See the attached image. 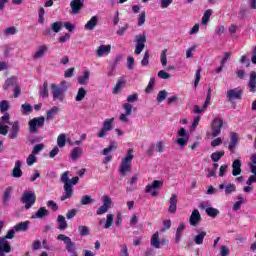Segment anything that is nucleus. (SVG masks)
<instances>
[{
    "mask_svg": "<svg viewBox=\"0 0 256 256\" xmlns=\"http://www.w3.org/2000/svg\"><path fill=\"white\" fill-rule=\"evenodd\" d=\"M133 149H128L126 156L122 159L119 166V173L122 177H127V173H131L133 167L131 166V161H133Z\"/></svg>",
    "mask_w": 256,
    "mask_h": 256,
    "instance_id": "f257e3e1",
    "label": "nucleus"
},
{
    "mask_svg": "<svg viewBox=\"0 0 256 256\" xmlns=\"http://www.w3.org/2000/svg\"><path fill=\"white\" fill-rule=\"evenodd\" d=\"M58 112H59V107L57 106H54L50 110H48L46 113L47 121H51V119H53V117H55V115H57Z\"/></svg>",
    "mask_w": 256,
    "mask_h": 256,
    "instance_id": "e433bc0d",
    "label": "nucleus"
},
{
    "mask_svg": "<svg viewBox=\"0 0 256 256\" xmlns=\"http://www.w3.org/2000/svg\"><path fill=\"white\" fill-rule=\"evenodd\" d=\"M201 221V213H199V210L194 209L192 211V214L190 215L189 223L192 227H195V225H198Z\"/></svg>",
    "mask_w": 256,
    "mask_h": 256,
    "instance_id": "2eb2a0df",
    "label": "nucleus"
},
{
    "mask_svg": "<svg viewBox=\"0 0 256 256\" xmlns=\"http://www.w3.org/2000/svg\"><path fill=\"white\" fill-rule=\"evenodd\" d=\"M30 224V221L20 222L14 226V231H16V233H19L20 231H28Z\"/></svg>",
    "mask_w": 256,
    "mask_h": 256,
    "instance_id": "cd10ccee",
    "label": "nucleus"
},
{
    "mask_svg": "<svg viewBox=\"0 0 256 256\" xmlns=\"http://www.w3.org/2000/svg\"><path fill=\"white\" fill-rule=\"evenodd\" d=\"M43 217H49V210L45 207H40L36 213L31 216V219H43Z\"/></svg>",
    "mask_w": 256,
    "mask_h": 256,
    "instance_id": "a211bd4d",
    "label": "nucleus"
},
{
    "mask_svg": "<svg viewBox=\"0 0 256 256\" xmlns=\"http://www.w3.org/2000/svg\"><path fill=\"white\" fill-rule=\"evenodd\" d=\"M163 187V181L154 180L151 185L146 186V193H151L152 197H157L159 192L156 189Z\"/></svg>",
    "mask_w": 256,
    "mask_h": 256,
    "instance_id": "6e6552de",
    "label": "nucleus"
},
{
    "mask_svg": "<svg viewBox=\"0 0 256 256\" xmlns=\"http://www.w3.org/2000/svg\"><path fill=\"white\" fill-rule=\"evenodd\" d=\"M226 97L229 101H233L234 99L241 100L243 99V90L230 89L226 93Z\"/></svg>",
    "mask_w": 256,
    "mask_h": 256,
    "instance_id": "f8f14e48",
    "label": "nucleus"
},
{
    "mask_svg": "<svg viewBox=\"0 0 256 256\" xmlns=\"http://www.w3.org/2000/svg\"><path fill=\"white\" fill-rule=\"evenodd\" d=\"M211 126L212 127L223 128V119H221V118H214Z\"/></svg>",
    "mask_w": 256,
    "mask_h": 256,
    "instance_id": "774afa93",
    "label": "nucleus"
},
{
    "mask_svg": "<svg viewBox=\"0 0 256 256\" xmlns=\"http://www.w3.org/2000/svg\"><path fill=\"white\" fill-rule=\"evenodd\" d=\"M219 189L225 191V195H231V193H235V191H237V186H235V184H219Z\"/></svg>",
    "mask_w": 256,
    "mask_h": 256,
    "instance_id": "412c9836",
    "label": "nucleus"
},
{
    "mask_svg": "<svg viewBox=\"0 0 256 256\" xmlns=\"http://www.w3.org/2000/svg\"><path fill=\"white\" fill-rule=\"evenodd\" d=\"M127 68L129 69V71H133V69H135V58H133V56H128Z\"/></svg>",
    "mask_w": 256,
    "mask_h": 256,
    "instance_id": "6e6d98bb",
    "label": "nucleus"
},
{
    "mask_svg": "<svg viewBox=\"0 0 256 256\" xmlns=\"http://www.w3.org/2000/svg\"><path fill=\"white\" fill-rule=\"evenodd\" d=\"M43 149H45V144H36L31 153L33 155H39Z\"/></svg>",
    "mask_w": 256,
    "mask_h": 256,
    "instance_id": "864d4df0",
    "label": "nucleus"
},
{
    "mask_svg": "<svg viewBox=\"0 0 256 256\" xmlns=\"http://www.w3.org/2000/svg\"><path fill=\"white\" fill-rule=\"evenodd\" d=\"M150 243L151 246L154 247L155 249H161V241H159V232H156L152 235Z\"/></svg>",
    "mask_w": 256,
    "mask_h": 256,
    "instance_id": "2f4dec72",
    "label": "nucleus"
},
{
    "mask_svg": "<svg viewBox=\"0 0 256 256\" xmlns=\"http://www.w3.org/2000/svg\"><path fill=\"white\" fill-rule=\"evenodd\" d=\"M248 87L250 89V93H255L256 91V72L252 71L250 73V80L248 82Z\"/></svg>",
    "mask_w": 256,
    "mask_h": 256,
    "instance_id": "5701e85b",
    "label": "nucleus"
},
{
    "mask_svg": "<svg viewBox=\"0 0 256 256\" xmlns=\"http://www.w3.org/2000/svg\"><path fill=\"white\" fill-rule=\"evenodd\" d=\"M38 23L43 25L45 23V8L40 7L38 10Z\"/></svg>",
    "mask_w": 256,
    "mask_h": 256,
    "instance_id": "49530a36",
    "label": "nucleus"
},
{
    "mask_svg": "<svg viewBox=\"0 0 256 256\" xmlns=\"http://www.w3.org/2000/svg\"><path fill=\"white\" fill-rule=\"evenodd\" d=\"M102 201L105 207H107L108 209H111V205L113 204V201H111V197L103 196Z\"/></svg>",
    "mask_w": 256,
    "mask_h": 256,
    "instance_id": "680f3d73",
    "label": "nucleus"
},
{
    "mask_svg": "<svg viewBox=\"0 0 256 256\" xmlns=\"http://www.w3.org/2000/svg\"><path fill=\"white\" fill-rule=\"evenodd\" d=\"M177 145L181 146V148H185L187 146V143H189V137H181L176 139Z\"/></svg>",
    "mask_w": 256,
    "mask_h": 256,
    "instance_id": "8fccbe9b",
    "label": "nucleus"
},
{
    "mask_svg": "<svg viewBox=\"0 0 256 256\" xmlns=\"http://www.w3.org/2000/svg\"><path fill=\"white\" fill-rule=\"evenodd\" d=\"M111 53V45H100L97 49L98 57H103V55H109Z\"/></svg>",
    "mask_w": 256,
    "mask_h": 256,
    "instance_id": "a878e982",
    "label": "nucleus"
},
{
    "mask_svg": "<svg viewBox=\"0 0 256 256\" xmlns=\"http://www.w3.org/2000/svg\"><path fill=\"white\" fill-rule=\"evenodd\" d=\"M51 89L53 101H60L61 103H63V101H65V92H67L68 89L67 82L62 81L60 83V86H57V84L52 83Z\"/></svg>",
    "mask_w": 256,
    "mask_h": 256,
    "instance_id": "f03ea898",
    "label": "nucleus"
},
{
    "mask_svg": "<svg viewBox=\"0 0 256 256\" xmlns=\"http://www.w3.org/2000/svg\"><path fill=\"white\" fill-rule=\"evenodd\" d=\"M113 121H115V118H108L103 122V126L98 133V137L100 139H103V137H105V135H107V132L112 131Z\"/></svg>",
    "mask_w": 256,
    "mask_h": 256,
    "instance_id": "0eeeda50",
    "label": "nucleus"
},
{
    "mask_svg": "<svg viewBox=\"0 0 256 256\" xmlns=\"http://www.w3.org/2000/svg\"><path fill=\"white\" fill-rule=\"evenodd\" d=\"M221 127H217V126H211V130H212V137H219V135H221Z\"/></svg>",
    "mask_w": 256,
    "mask_h": 256,
    "instance_id": "69168bd1",
    "label": "nucleus"
},
{
    "mask_svg": "<svg viewBox=\"0 0 256 256\" xmlns=\"http://www.w3.org/2000/svg\"><path fill=\"white\" fill-rule=\"evenodd\" d=\"M145 43H147V34L145 32L136 36L135 55H141V52L145 49Z\"/></svg>",
    "mask_w": 256,
    "mask_h": 256,
    "instance_id": "423d86ee",
    "label": "nucleus"
},
{
    "mask_svg": "<svg viewBox=\"0 0 256 256\" xmlns=\"http://www.w3.org/2000/svg\"><path fill=\"white\" fill-rule=\"evenodd\" d=\"M95 200H93V198H91V196L89 195H84L82 196L80 203L81 205H91V203H93Z\"/></svg>",
    "mask_w": 256,
    "mask_h": 256,
    "instance_id": "09e8293b",
    "label": "nucleus"
},
{
    "mask_svg": "<svg viewBox=\"0 0 256 256\" xmlns=\"http://www.w3.org/2000/svg\"><path fill=\"white\" fill-rule=\"evenodd\" d=\"M237 145H239V134L237 132H230V142L228 145L230 153H235Z\"/></svg>",
    "mask_w": 256,
    "mask_h": 256,
    "instance_id": "1a4fd4ad",
    "label": "nucleus"
},
{
    "mask_svg": "<svg viewBox=\"0 0 256 256\" xmlns=\"http://www.w3.org/2000/svg\"><path fill=\"white\" fill-rule=\"evenodd\" d=\"M18 33V30L15 26H12V27H8L5 29L4 31V35H17Z\"/></svg>",
    "mask_w": 256,
    "mask_h": 256,
    "instance_id": "4d7b16f0",
    "label": "nucleus"
},
{
    "mask_svg": "<svg viewBox=\"0 0 256 256\" xmlns=\"http://www.w3.org/2000/svg\"><path fill=\"white\" fill-rule=\"evenodd\" d=\"M26 163L29 167H31V165H33L34 163H37V157H35V154L31 153L27 159H26Z\"/></svg>",
    "mask_w": 256,
    "mask_h": 256,
    "instance_id": "13d9d810",
    "label": "nucleus"
},
{
    "mask_svg": "<svg viewBox=\"0 0 256 256\" xmlns=\"http://www.w3.org/2000/svg\"><path fill=\"white\" fill-rule=\"evenodd\" d=\"M49 84L47 82H44L43 86H40V96L45 99L47 97H49Z\"/></svg>",
    "mask_w": 256,
    "mask_h": 256,
    "instance_id": "c9c22d12",
    "label": "nucleus"
},
{
    "mask_svg": "<svg viewBox=\"0 0 256 256\" xmlns=\"http://www.w3.org/2000/svg\"><path fill=\"white\" fill-rule=\"evenodd\" d=\"M44 126H45V117L43 116L33 118L28 122L30 133H39V128Z\"/></svg>",
    "mask_w": 256,
    "mask_h": 256,
    "instance_id": "20e7f679",
    "label": "nucleus"
},
{
    "mask_svg": "<svg viewBox=\"0 0 256 256\" xmlns=\"http://www.w3.org/2000/svg\"><path fill=\"white\" fill-rule=\"evenodd\" d=\"M149 57H150L149 51H146L144 53L143 59L141 60L142 67H147V65H149Z\"/></svg>",
    "mask_w": 256,
    "mask_h": 256,
    "instance_id": "052dcab7",
    "label": "nucleus"
},
{
    "mask_svg": "<svg viewBox=\"0 0 256 256\" xmlns=\"http://www.w3.org/2000/svg\"><path fill=\"white\" fill-rule=\"evenodd\" d=\"M155 151H157V153H163V151H165V142L163 141L157 142Z\"/></svg>",
    "mask_w": 256,
    "mask_h": 256,
    "instance_id": "e2e57ef3",
    "label": "nucleus"
},
{
    "mask_svg": "<svg viewBox=\"0 0 256 256\" xmlns=\"http://www.w3.org/2000/svg\"><path fill=\"white\" fill-rule=\"evenodd\" d=\"M87 97V90L85 88L81 87L78 89L77 95L75 97L76 101H83Z\"/></svg>",
    "mask_w": 256,
    "mask_h": 256,
    "instance_id": "4c0bfd02",
    "label": "nucleus"
},
{
    "mask_svg": "<svg viewBox=\"0 0 256 256\" xmlns=\"http://www.w3.org/2000/svg\"><path fill=\"white\" fill-rule=\"evenodd\" d=\"M231 250L226 245L220 246V256H228L230 255Z\"/></svg>",
    "mask_w": 256,
    "mask_h": 256,
    "instance_id": "0e129e2a",
    "label": "nucleus"
},
{
    "mask_svg": "<svg viewBox=\"0 0 256 256\" xmlns=\"http://www.w3.org/2000/svg\"><path fill=\"white\" fill-rule=\"evenodd\" d=\"M11 195H13V188L11 186H8L3 193V205H9V201H11Z\"/></svg>",
    "mask_w": 256,
    "mask_h": 256,
    "instance_id": "aec40b11",
    "label": "nucleus"
},
{
    "mask_svg": "<svg viewBox=\"0 0 256 256\" xmlns=\"http://www.w3.org/2000/svg\"><path fill=\"white\" fill-rule=\"evenodd\" d=\"M117 147H119V144L116 141H111L110 145L103 149L102 155H106L103 161L104 165H107V163H110L113 159V156L109 155V153H111V151H116Z\"/></svg>",
    "mask_w": 256,
    "mask_h": 256,
    "instance_id": "39448f33",
    "label": "nucleus"
},
{
    "mask_svg": "<svg viewBox=\"0 0 256 256\" xmlns=\"http://www.w3.org/2000/svg\"><path fill=\"white\" fill-rule=\"evenodd\" d=\"M224 155H225V151L222 150V151L213 152L210 157L214 163H217V161H220L221 157H223Z\"/></svg>",
    "mask_w": 256,
    "mask_h": 256,
    "instance_id": "58836bf2",
    "label": "nucleus"
},
{
    "mask_svg": "<svg viewBox=\"0 0 256 256\" xmlns=\"http://www.w3.org/2000/svg\"><path fill=\"white\" fill-rule=\"evenodd\" d=\"M69 181V171H66L61 175V182L64 183V192L66 193L71 192V185L69 184Z\"/></svg>",
    "mask_w": 256,
    "mask_h": 256,
    "instance_id": "f3484780",
    "label": "nucleus"
},
{
    "mask_svg": "<svg viewBox=\"0 0 256 256\" xmlns=\"http://www.w3.org/2000/svg\"><path fill=\"white\" fill-rule=\"evenodd\" d=\"M45 53H47V46L42 45L39 47V50L34 53L33 59H41Z\"/></svg>",
    "mask_w": 256,
    "mask_h": 256,
    "instance_id": "72a5a7b5",
    "label": "nucleus"
},
{
    "mask_svg": "<svg viewBox=\"0 0 256 256\" xmlns=\"http://www.w3.org/2000/svg\"><path fill=\"white\" fill-rule=\"evenodd\" d=\"M81 155H83V148L75 147L71 152V159H73V161H76V159H79Z\"/></svg>",
    "mask_w": 256,
    "mask_h": 256,
    "instance_id": "f704fd0d",
    "label": "nucleus"
},
{
    "mask_svg": "<svg viewBox=\"0 0 256 256\" xmlns=\"http://www.w3.org/2000/svg\"><path fill=\"white\" fill-rule=\"evenodd\" d=\"M238 201L235 202L233 206V211H239L241 209V205H243V196L238 195L237 196Z\"/></svg>",
    "mask_w": 256,
    "mask_h": 256,
    "instance_id": "603ef678",
    "label": "nucleus"
},
{
    "mask_svg": "<svg viewBox=\"0 0 256 256\" xmlns=\"http://www.w3.org/2000/svg\"><path fill=\"white\" fill-rule=\"evenodd\" d=\"M155 87V78H150V81L145 89V93H151L153 91V88Z\"/></svg>",
    "mask_w": 256,
    "mask_h": 256,
    "instance_id": "bf43d9fd",
    "label": "nucleus"
},
{
    "mask_svg": "<svg viewBox=\"0 0 256 256\" xmlns=\"http://www.w3.org/2000/svg\"><path fill=\"white\" fill-rule=\"evenodd\" d=\"M58 229L60 231H65L69 225L67 224V220H65V216L59 215L57 217Z\"/></svg>",
    "mask_w": 256,
    "mask_h": 256,
    "instance_id": "7c9ffc66",
    "label": "nucleus"
},
{
    "mask_svg": "<svg viewBox=\"0 0 256 256\" xmlns=\"http://www.w3.org/2000/svg\"><path fill=\"white\" fill-rule=\"evenodd\" d=\"M67 143V135L60 134L57 138V145L58 147H65V144Z\"/></svg>",
    "mask_w": 256,
    "mask_h": 256,
    "instance_id": "c03bdc74",
    "label": "nucleus"
},
{
    "mask_svg": "<svg viewBox=\"0 0 256 256\" xmlns=\"http://www.w3.org/2000/svg\"><path fill=\"white\" fill-rule=\"evenodd\" d=\"M19 135V121H15L12 124V128L9 133V139H17Z\"/></svg>",
    "mask_w": 256,
    "mask_h": 256,
    "instance_id": "b1692460",
    "label": "nucleus"
},
{
    "mask_svg": "<svg viewBox=\"0 0 256 256\" xmlns=\"http://www.w3.org/2000/svg\"><path fill=\"white\" fill-rule=\"evenodd\" d=\"M16 86H17V77L12 76L5 80L3 89H4V91H7V89H9V87H16Z\"/></svg>",
    "mask_w": 256,
    "mask_h": 256,
    "instance_id": "bb28decb",
    "label": "nucleus"
},
{
    "mask_svg": "<svg viewBox=\"0 0 256 256\" xmlns=\"http://www.w3.org/2000/svg\"><path fill=\"white\" fill-rule=\"evenodd\" d=\"M21 167H23V163L20 160H17L15 162V167L12 170V176L16 179L23 177V171L21 170Z\"/></svg>",
    "mask_w": 256,
    "mask_h": 256,
    "instance_id": "dca6fc26",
    "label": "nucleus"
},
{
    "mask_svg": "<svg viewBox=\"0 0 256 256\" xmlns=\"http://www.w3.org/2000/svg\"><path fill=\"white\" fill-rule=\"evenodd\" d=\"M205 237H207V232L202 231L198 235L194 236L193 241L194 243H196V245H203V241H205Z\"/></svg>",
    "mask_w": 256,
    "mask_h": 256,
    "instance_id": "473e14b6",
    "label": "nucleus"
},
{
    "mask_svg": "<svg viewBox=\"0 0 256 256\" xmlns=\"http://www.w3.org/2000/svg\"><path fill=\"white\" fill-rule=\"evenodd\" d=\"M107 220L106 223L104 225L105 229H109V227H111V225H113V214H108L106 216Z\"/></svg>",
    "mask_w": 256,
    "mask_h": 256,
    "instance_id": "338daca9",
    "label": "nucleus"
},
{
    "mask_svg": "<svg viewBox=\"0 0 256 256\" xmlns=\"http://www.w3.org/2000/svg\"><path fill=\"white\" fill-rule=\"evenodd\" d=\"M185 229H187V226L185 225V223L181 222L176 229V234L174 238V243H176V245L181 243V238L183 237V231H185Z\"/></svg>",
    "mask_w": 256,
    "mask_h": 256,
    "instance_id": "4468645a",
    "label": "nucleus"
},
{
    "mask_svg": "<svg viewBox=\"0 0 256 256\" xmlns=\"http://www.w3.org/2000/svg\"><path fill=\"white\" fill-rule=\"evenodd\" d=\"M211 15H213V10L208 9L204 12L202 17V25H207L209 23V19H211Z\"/></svg>",
    "mask_w": 256,
    "mask_h": 256,
    "instance_id": "ea45409f",
    "label": "nucleus"
},
{
    "mask_svg": "<svg viewBox=\"0 0 256 256\" xmlns=\"http://www.w3.org/2000/svg\"><path fill=\"white\" fill-rule=\"evenodd\" d=\"M211 104V88L208 89L206 100L203 104V108L199 107V105L194 106L193 113H203L207 107Z\"/></svg>",
    "mask_w": 256,
    "mask_h": 256,
    "instance_id": "ddd939ff",
    "label": "nucleus"
},
{
    "mask_svg": "<svg viewBox=\"0 0 256 256\" xmlns=\"http://www.w3.org/2000/svg\"><path fill=\"white\" fill-rule=\"evenodd\" d=\"M11 105L9 104V102L7 100H2L0 102V111L1 113H7V111H9Z\"/></svg>",
    "mask_w": 256,
    "mask_h": 256,
    "instance_id": "a18cd8bd",
    "label": "nucleus"
},
{
    "mask_svg": "<svg viewBox=\"0 0 256 256\" xmlns=\"http://www.w3.org/2000/svg\"><path fill=\"white\" fill-rule=\"evenodd\" d=\"M70 7L72 9V15H78L81 12V9L85 7V0H72L70 2Z\"/></svg>",
    "mask_w": 256,
    "mask_h": 256,
    "instance_id": "9b49d317",
    "label": "nucleus"
},
{
    "mask_svg": "<svg viewBox=\"0 0 256 256\" xmlns=\"http://www.w3.org/2000/svg\"><path fill=\"white\" fill-rule=\"evenodd\" d=\"M21 203L24 204L25 209L29 210L37 201V195L33 191L25 190L20 198Z\"/></svg>",
    "mask_w": 256,
    "mask_h": 256,
    "instance_id": "7ed1b4c3",
    "label": "nucleus"
},
{
    "mask_svg": "<svg viewBox=\"0 0 256 256\" xmlns=\"http://www.w3.org/2000/svg\"><path fill=\"white\" fill-rule=\"evenodd\" d=\"M11 116L9 113L5 112L2 117H0V125H11Z\"/></svg>",
    "mask_w": 256,
    "mask_h": 256,
    "instance_id": "79ce46f5",
    "label": "nucleus"
},
{
    "mask_svg": "<svg viewBox=\"0 0 256 256\" xmlns=\"http://www.w3.org/2000/svg\"><path fill=\"white\" fill-rule=\"evenodd\" d=\"M33 112V107H31V104H22V114L23 115H29V113Z\"/></svg>",
    "mask_w": 256,
    "mask_h": 256,
    "instance_id": "5fc2aeb1",
    "label": "nucleus"
},
{
    "mask_svg": "<svg viewBox=\"0 0 256 256\" xmlns=\"http://www.w3.org/2000/svg\"><path fill=\"white\" fill-rule=\"evenodd\" d=\"M241 160L235 159L232 163V175L234 177H237L238 175H241Z\"/></svg>",
    "mask_w": 256,
    "mask_h": 256,
    "instance_id": "4be33fe9",
    "label": "nucleus"
},
{
    "mask_svg": "<svg viewBox=\"0 0 256 256\" xmlns=\"http://www.w3.org/2000/svg\"><path fill=\"white\" fill-rule=\"evenodd\" d=\"M127 81L125 80V78L121 77L118 79L115 87L113 88V93L114 95H117V93H119V91H121V89H123V87H125Z\"/></svg>",
    "mask_w": 256,
    "mask_h": 256,
    "instance_id": "c756f323",
    "label": "nucleus"
},
{
    "mask_svg": "<svg viewBox=\"0 0 256 256\" xmlns=\"http://www.w3.org/2000/svg\"><path fill=\"white\" fill-rule=\"evenodd\" d=\"M99 23V18L97 16H92L91 19L85 24L84 29L86 31H93L97 24Z\"/></svg>",
    "mask_w": 256,
    "mask_h": 256,
    "instance_id": "6ab92c4d",
    "label": "nucleus"
},
{
    "mask_svg": "<svg viewBox=\"0 0 256 256\" xmlns=\"http://www.w3.org/2000/svg\"><path fill=\"white\" fill-rule=\"evenodd\" d=\"M166 99H167V91L166 90L159 91L156 101L158 103H163V101H165Z\"/></svg>",
    "mask_w": 256,
    "mask_h": 256,
    "instance_id": "3c124183",
    "label": "nucleus"
},
{
    "mask_svg": "<svg viewBox=\"0 0 256 256\" xmlns=\"http://www.w3.org/2000/svg\"><path fill=\"white\" fill-rule=\"evenodd\" d=\"M78 231H79V235H81V237H87V235H89V233H90L89 227H87L85 225L78 226Z\"/></svg>",
    "mask_w": 256,
    "mask_h": 256,
    "instance_id": "37998d69",
    "label": "nucleus"
},
{
    "mask_svg": "<svg viewBox=\"0 0 256 256\" xmlns=\"http://www.w3.org/2000/svg\"><path fill=\"white\" fill-rule=\"evenodd\" d=\"M90 77H91V72H89L88 70H85L83 72V75L78 77L79 85H87V83H89Z\"/></svg>",
    "mask_w": 256,
    "mask_h": 256,
    "instance_id": "c85d7f7f",
    "label": "nucleus"
},
{
    "mask_svg": "<svg viewBox=\"0 0 256 256\" xmlns=\"http://www.w3.org/2000/svg\"><path fill=\"white\" fill-rule=\"evenodd\" d=\"M206 214L208 217H212V219H215L217 215H219V210L213 207H208L206 208Z\"/></svg>",
    "mask_w": 256,
    "mask_h": 256,
    "instance_id": "a19ab883",
    "label": "nucleus"
},
{
    "mask_svg": "<svg viewBox=\"0 0 256 256\" xmlns=\"http://www.w3.org/2000/svg\"><path fill=\"white\" fill-rule=\"evenodd\" d=\"M79 183V177H73L69 180L68 185H70V193L64 192L61 196V201H66V199H71L73 197V185Z\"/></svg>",
    "mask_w": 256,
    "mask_h": 256,
    "instance_id": "9d476101",
    "label": "nucleus"
},
{
    "mask_svg": "<svg viewBox=\"0 0 256 256\" xmlns=\"http://www.w3.org/2000/svg\"><path fill=\"white\" fill-rule=\"evenodd\" d=\"M51 29L54 33H59V31H61V29H63V22L58 21V22L52 23Z\"/></svg>",
    "mask_w": 256,
    "mask_h": 256,
    "instance_id": "de8ad7c7",
    "label": "nucleus"
},
{
    "mask_svg": "<svg viewBox=\"0 0 256 256\" xmlns=\"http://www.w3.org/2000/svg\"><path fill=\"white\" fill-rule=\"evenodd\" d=\"M169 203L170 206L168 208V211L170 213H177V194H172Z\"/></svg>",
    "mask_w": 256,
    "mask_h": 256,
    "instance_id": "393cba45",
    "label": "nucleus"
}]
</instances>
